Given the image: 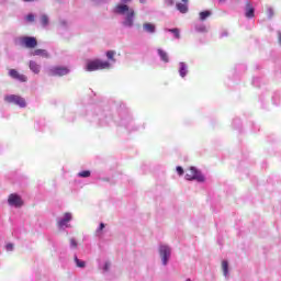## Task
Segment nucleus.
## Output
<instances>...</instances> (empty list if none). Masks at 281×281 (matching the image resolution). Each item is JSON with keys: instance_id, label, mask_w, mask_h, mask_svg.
<instances>
[{"instance_id": "f257e3e1", "label": "nucleus", "mask_w": 281, "mask_h": 281, "mask_svg": "<svg viewBox=\"0 0 281 281\" xmlns=\"http://www.w3.org/2000/svg\"><path fill=\"white\" fill-rule=\"evenodd\" d=\"M116 14H126L123 25L125 27H133L135 19V10L130 9L128 4H117L114 9Z\"/></svg>"}, {"instance_id": "f03ea898", "label": "nucleus", "mask_w": 281, "mask_h": 281, "mask_svg": "<svg viewBox=\"0 0 281 281\" xmlns=\"http://www.w3.org/2000/svg\"><path fill=\"white\" fill-rule=\"evenodd\" d=\"M104 69H111V63L102 59L88 60L86 65V71H100Z\"/></svg>"}, {"instance_id": "7ed1b4c3", "label": "nucleus", "mask_w": 281, "mask_h": 281, "mask_svg": "<svg viewBox=\"0 0 281 281\" xmlns=\"http://www.w3.org/2000/svg\"><path fill=\"white\" fill-rule=\"evenodd\" d=\"M4 101H7L8 104H15L16 106H20V109H25L27 106L25 99L18 94L5 95Z\"/></svg>"}, {"instance_id": "20e7f679", "label": "nucleus", "mask_w": 281, "mask_h": 281, "mask_svg": "<svg viewBox=\"0 0 281 281\" xmlns=\"http://www.w3.org/2000/svg\"><path fill=\"white\" fill-rule=\"evenodd\" d=\"M186 179L187 181H199L200 183L205 181V177H203V175H201V171H199L194 167H191L187 170Z\"/></svg>"}, {"instance_id": "39448f33", "label": "nucleus", "mask_w": 281, "mask_h": 281, "mask_svg": "<svg viewBox=\"0 0 281 281\" xmlns=\"http://www.w3.org/2000/svg\"><path fill=\"white\" fill-rule=\"evenodd\" d=\"M20 45L26 49H35L38 46V41L36 37L32 36H22L20 37Z\"/></svg>"}, {"instance_id": "423d86ee", "label": "nucleus", "mask_w": 281, "mask_h": 281, "mask_svg": "<svg viewBox=\"0 0 281 281\" xmlns=\"http://www.w3.org/2000/svg\"><path fill=\"white\" fill-rule=\"evenodd\" d=\"M9 205H12L13 207H23V199H21V195L16 193H11L8 198Z\"/></svg>"}, {"instance_id": "0eeeda50", "label": "nucleus", "mask_w": 281, "mask_h": 281, "mask_svg": "<svg viewBox=\"0 0 281 281\" xmlns=\"http://www.w3.org/2000/svg\"><path fill=\"white\" fill-rule=\"evenodd\" d=\"M50 76H67L69 74V69L65 66H55L49 70Z\"/></svg>"}, {"instance_id": "6e6552de", "label": "nucleus", "mask_w": 281, "mask_h": 281, "mask_svg": "<svg viewBox=\"0 0 281 281\" xmlns=\"http://www.w3.org/2000/svg\"><path fill=\"white\" fill-rule=\"evenodd\" d=\"M159 254L161 256L162 265H168V259L170 258V247L160 246Z\"/></svg>"}, {"instance_id": "1a4fd4ad", "label": "nucleus", "mask_w": 281, "mask_h": 281, "mask_svg": "<svg viewBox=\"0 0 281 281\" xmlns=\"http://www.w3.org/2000/svg\"><path fill=\"white\" fill-rule=\"evenodd\" d=\"M9 76L14 80H19L20 82H27V77L25 75H21L16 69H10Z\"/></svg>"}, {"instance_id": "9d476101", "label": "nucleus", "mask_w": 281, "mask_h": 281, "mask_svg": "<svg viewBox=\"0 0 281 281\" xmlns=\"http://www.w3.org/2000/svg\"><path fill=\"white\" fill-rule=\"evenodd\" d=\"M256 10L254 9V5H251V2H246V9H245V16L246 19H254Z\"/></svg>"}, {"instance_id": "9b49d317", "label": "nucleus", "mask_w": 281, "mask_h": 281, "mask_svg": "<svg viewBox=\"0 0 281 281\" xmlns=\"http://www.w3.org/2000/svg\"><path fill=\"white\" fill-rule=\"evenodd\" d=\"M183 3H177V10L181 12V14H186L188 12V0H182Z\"/></svg>"}, {"instance_id": "f8f14e48", "label": "nucleus", "mask_w": 281, "mask_h": 281, "mask_svg": "<svg viewBox=\"0 0 281 281\" xmlns=\"http://www.w3.org/2000/svg\"><path fill=\"white\" fill-rule=\"evenodd\" d=\"M69 221H71V213H65L64 218L58 221V226L65 227V225H67V223H69Z\"/></svg>"}, {"instance_id": "ddd939ff", "label": "nucleus", "mask_w": 281, "mask_h": 281, "mask_svg": "<svg viewBox=\"0 0 281 281\" xmlns=\"http://www.w3.org/2000/svg\"><path fill=\"white\" fill-rule=\"evenodd\" d=\"M32 56H42L43 58H49V53L45 49L37 48L32 53Z\"/></svg>"}, {"instance_id": "4468645a", "label": "nucleus", "mask_w": 281, "mask_h": 281, "mask_svg": "<svg viewBox=\"0 0 281 281\" xmlns=\"http://www.w3.org/2000/svg\"><path fill=\"white\" fill-rule=\"evenodd\" d=\"M29 67L33 74H41V66L36 61H30Z\"/></svg>"}, {"instance_id": "2eb2a0df", "label": "nucleus", "mask_w": 281, "mask_h": 281, "mask_svg": "<svg viewBox=\"0 0 281 281\" xmlns=\"http://www.w3.org/2000/svg\"><path fill=\"white\" fill-rule=\"evenodd\" d=\"M143 29L145 30V32H148L149 34H155L156 27H155V24L153 23H148V22L144 23Z\"/></svg>"}, {"instance_id": "dca6fc26", "label": "nucleus", "mask_w": 281, "mask_h": 281, "mask_svg": "<svg viewBox=\"0 0 281 281\" xmlns=\"http://www.w3.org/2000/svg\"><path fill=\"white\" fill-rule=\"evenodd\" d=\"M158 55L160 56L162 63L170 61V59L168 58V53H166V50L158 48Z\"/></svg>"}, {"instance_id": "f3484780", "label": "nucleus", "mask_w": 281, "mask_h": 281, "mask_svg": "<svg viewBox=\"0 0 281 281\" xmlns=\"http://www.w3.org/2000/svg\"><path fill=\"white\" fill-rule=\"evenodd\" d=\"M179 74L181 78H186V76L188 75V66L186 65V63H180Z\"/></svg>"}, {"instance_id": "a211bd4d", "label": "nucleus", "mask_w": 281, "mask_h": 281, "mask_svg": "<svg viewBox=\"0 0 281 281\" xmlns=\"http://www.w3.org/2000/svg\"><path fill=\"white\" fill-rule=\"evenodd\" d=\"M222 271L225 277L229 273V263L227 261H222Z\"/></svg>"}, {"instance_id": "6ab92c4d", "label": "nucleus", "mask_w": 281, "mask_h": 281, "mask_svg": "<svg viewBox=\"0 0 281 281\" xmlns=\"http://www.w3.org/2000/svg\"><path fill=\"white\" fill-rule=\"evenodd\" d=\"M200 16V21H205V19H207L209 16H212V12L211 11H202L199 14Z\"/></svg>"}, {"instance_id": "aec40b11", "label": "nucleus", "mask_w": 281, "mask_h": 281, "mask_svg": "<svg viewBox=\"0 0 281 281\" xmlns=\"http://www.w3.org/2000/svg\"><path fill=\"white\" fill-rule=\"evenodd\" d=\"M75 263L79 269H85L87 267V262L78 259L77 257H75Z\"/></svg>"}, {"instance_id": "412c9836", "label": "nucleus", "mask_w": 281, "mask_h": 281, "mask_svg": "<svg viewBox=\"0 0 281 281\" xmlns=\"http://www.w3.org/2000/svg\"><path fill=\"white\" fill-rule=\"evenodd\" d=\"M106 58L108 60H112V63H115V50H108Z\"/></svg>"}, {"instance_id": "4be33fe9", "label": "nucleus", "mask_w": 281, "mask_h": 281, "mask_svg": "<svg viewBox=\"0 0 281 281\" xmlns=\"http://www.w3.org/2000/svg\"><path fill=\"white\" fill-rule=\"evenodd\" d=\"M41 23L45 27L46 25H49V18L46 14H43L41 16Z\"/></svg>"}, {"instance_id": "5701e85b", "label": "nucleus", "mask_w": 281, "mask_h": 281, "mask_svg": "<svg viewBox=\"0 0 281 281\" xmlns=\"http://www.w3.org/2000/svg\"><path fill=\"white\" fill-rule=\"evenodd\" d=\"M78 177H81V178H83V179H87V177H91V171H89V170L80 171V172L78 173Z\"/></svg>"}, {"instance_id": "b1692460", "label": "nucleus", "mask_w": 281, "mask_h": 281, "mask_svg": "<svg viewBox=\"0 0 281 281\" xmlns=\"http://www.w3.org/2000/svg\"><path fill=\"white\" fill-rule=\"evenodd\" d=\"M169 32L175 35L176 38H181V34L179 33V29H169Z\"/></svg>"}, {"instance_id": "393cba45", "label": "nucleus", "mask_w": 281, "mask_h": 281, "mask_svg": "<svg viewBox=\"0 0 281 281\" xmlns=\"http://www.w3.org/2000/svg\"><path fill=\"white\" fill-rule=\"evenodd\" d=\"M26 21L29 22V23H34V21H35V16H34V14H27L26 15Z\"/></svg>"}, {"instance_id": "a878e982", "label": "nucleus", "mask_w": 281, "mask_h": 281, "mask_svg": "<svg viewBox=\"0 0 281 281\" xmlns=\"http://www.w3.org/2000/svg\"><path fill=\"white\" fill-rule=\"evenodd\" d=\"M196 32H207V27L205 25L198 26Z\"/></svg>"}, {"instance_id": "bb28decb", "label": "nucleus", "mask_w": 281, "mask_h": 281, "mask_svg": "<svg viewBox=\"0 0 281 281\" xmlns=\"http://www.w3.org/2000/svg\"><path fill=\"white\" fill-rule=\"evenodd\" d=\"M70 246L76 249V247H78V243L76 241V239L71 238L70 239Z\"/></svg>"}, {"instance_id": "cd10ccee", "label": "nucleus", "mask_w": 281, "mask_h": 281, "mask_svg": "<svg viewBox=\"0 0 281 281\" xmlns=\"http://www.w3.org/2000/svg\"><path fill=\"white\" fill-rule=\"evenodd\" d=\"M5 249H7V251H12V249H14V245L13 244H7Z\"/></svg>"}, {"instance_id": "c85d7f7f", "label": "nucleus", "mask_w": 281, "mask_h": 281, "mask_svg": "<svg viewBox=\"0 0 281 281\" xmlns=\"http://www.w3.org/2000/svg\"><path fill=\"white\" fill-rule=\"evenodd\" d=\"M177 172L180 177L183 176V167H177Z\"/></svg>"}, {"instance_id": "c756f323", "label": "nucleus", "mask_w": 281, "mask_h": 281, "mask_svg": "<svg viewBox=\"0 0 281 281\" xmlns=\"http://www.w3.org/2000/svg\"><path fill=\"white\" fill-rule=\"evenodd\" d=\"M111 267V263H109V262H106L105 265H104V271H109V268Z\"/></svg>"}, {"instance_id": "7c9ffc66", "label": "nucleus", "mask_w": 281, "mask_h": 281, "mask_svg": "<svg viewBox=\"0 0 281 281\" xmlns=\"http://www.w3.org/2000/svg\"><path fill=\"white\" fill-rule=\"evenodd\" d=\"M102 229H104V223L100 224L98 232H102Z\"/></svg>"}, {"instance_id": "2f4dec72", "label": "nucleus", "mask_w": 281, "mask_h": 281, "mask_svg": "<svg viewBox=\"0 0 281 281\" xmlns=\"http://www.w3.org/2000/svg\"><path fill=\"white\" fill-rule=\"evenodd\" d=\"M25 3H32V2H34V1H36V0H23Z\"/></svg>"}, {"instance_id": "473e14b6", "label": "nucleus", "mask_w": 281, "mask_h": 281, "mask_svg": "<svg viewBox=\"0 0 281 281\" xmlns=\"http://www.w3.org/2000/svg\"><path fill=\"white\" fill-rule=\"evenodd\" d=\"M139 3H146V0H139Z\"/></svg>"}, {"instance_id": "72a5a7b5", "label": "nucleus", "mask_w": 281, "mask_h": 281, "mask_svg": "<svg viewBox=\"0 0 281 281\" xmlns=\"http://www.w3.org/2000/svg\"><path fill=\"white\" fill-rule=\"evenodd\" d=\"M221 3H225V0H220Z\"/></svg>"}, {"instance_id": "f704fd0d", "label": "nucleus", "mask_w": 281, "mask_h": 281, "mask_svg": "<svg viewBox=\"0 0 281 281\" xmlns=\"http://www.w3.org/2000/svg\"><path fill=\"white\" fill-rule=\"evenodd\" d=\"M122 1H125V2H126V1H131V0H122Z\"/></svg>"}, {"instance_id": "c9c22d12", "label": "nucleus", "mask_w": 281, "mask_h": 281, "mask_svg": "<svg viewBox=\"0 0 281 281\" xmlns=\"http://www.w3.org/2000/svg\"><path fill=\"white\" fill-rule=\"evenodd\" d=\"M170 4H172V0H170Z\"/></svg>"}, {"instance_id": "e433bc0d", "label": "nucleus", "mask_w": 281, "mask_h": 281, "mask_svg": "<svg viewBox=\"0 0 281 281\" xmlns=\"http://www.w3.org/2000/svg\"><path fill=\"white\" fill-rule=\"evenodd\" d=\"M186 281H191L190 279H187Z\"/></svg>"}]
</instances>
